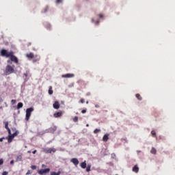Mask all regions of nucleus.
<instances>
[{"label":"nucleus","mask_w":175,"mask_h":175,"mask_svg":"<svg viewBox=\"0 0 175 175\" xmlns=\"http://www.w3.org/2000/svg\"><path fill=\"white\" fill-rule=\"evenodd\" d=\"M38 174H40V175H43V174H46L47 173H50V168L38 170Z\"/></svg>","instance_id":"4"},{"label":"nucleus","mask_w":175,"mask_h":175,"mask_svg":"<svg viewBox=\"0 0 175 175\" xmlns=\"http://www.w3.org/2000/svg\"><path fill=\"white\" fill-rule=\"evenodd\" d=\"M53 88L50 87L49 90V95H53V91L51 90Z\"/></svg>","instance_id":"21"},{"label":"nucleus","mask_w":175,"mask_h":175,"mask_svg":"<svg viewBox=\"0 0 175 175\" xmlns=\"http://www.w3.org/2000/svg\"><path fill=\"white\" fill-rule=\"evenodd\" d=\"M12 103H16V100H12Z\"/></svg>","instance_id":"37"},{"label":"nucleus","mask_w":175,"mask_h":175,"mask_svg":"<svg viewBox=\"0 0 175 175\" xmlns=\"http://www.w3.org/2000/svg\"><path fill=\"white\" fill-rule=\"evenodd\" d=\"M27 152L31 153V151H28Z\"/></svg>","instance_id":"44"},{"label":"nucleus","mask_w":175,"mask_h":175,"mask_svg":"<svg viewBox=\"0 0 175 175\" xmlns=\"http://www.w3.org/2000/svg\"><path fill=\"white\" fill-rule=\"evenodd\" d=\"M61 174V171H59L58 172H51V175H59Z\"/></svg>","instance_id":"16"},{"label":"nucleus","mask_w":175,"mask_h":175,"mask_svg":"<svg viewBox=\"0 0 175 175\" xmlns=\"http://www.w3.org/2000/svg\"><path fill=\"white\" fill-rule=\"evenodd\" d=\"M9 124L8 123V122H5V129H9V126H8Z\"/></svg>","instance_id":"22"},{"label":"nucleus","mask_w":175,"mask_h":175,"mask_svg":"<svg viewBox=\"0 0 175 175\" xmlns=\"http://www.w3.org/2000/svg\"><path fill=\"white\" fill-rule=\"evenodd\" d=\"M70 162H72V163H73L75 166H77V165H79V159H77V158H73L70 160Z\"/></svg>","instance_id":"7"},{"label":"nucleus","mask_w":175,"mask_h":175,"mask_svg":"<svg viewBox=\"0 0 175 175\" xmlns=\"http://www.w3.org/2000/svg\"><path fill=\"white\" fill-rule=\"evenodd\" d=\"M78 120H79V118L77 116H75L74 118L75 122H77Z\"/></svg>","instance_id":"25"},{"label":"nucleus","mask_w":175,"mask_h":175,"mask_svg":"<svg viewBox=\"0 0 175 175\" xmlns=\"http://www.w3.org/2000/svg\"><path fill=\"white\" fill-rule=\"evenodd\" d=\"M81 167H82V169H85V167H87V163H85V161L81 163Z\"/></svg>","instance_id":"12"},{"label":"nucleus","mask_w":175,"mask_h":175,"mask_svg":"<svg viewBox=\"0 0 175 175\" xmlns=\"http://www.w3.org/2000/svg\"><path fill=\"white\" fill-rule=\"evenodd\" d=\"M18 161L23 162V154H18L16 157V162H18Z\"/></svg>","instance_id":"9"},{"label":"nucleus","mask_w":175,"mask_h":175,"mask_svg":"<svg viewBox=\"0 0 175 175\" xmlns=\"http://www.w3.org/2000/svg\"><path fill=\"white\" fill-rule=\"evenodd\" d=\"M54 109H59V103L58 101H55L53 104Z\"/></svg>","instance_id":"10"},{"label":"nucleus","mask_w":175,"mask_h":175,"mask_svg":"<svg viewBox=\"0 0 175 175\" xmlns=\"http://www.w3.org/2000/svg\"><path fill=\"white\" fill-rule=\"evenodd\" d=\"M3 159H0V165H3Z\"/></svg>","instance_id":"27"},{"label":"nucleus","mask_w":175,"mask_h":175,"mask_svg":"<svg viewBox=\"0 0 175 175\" xmlns=\"http://www.w3.org/2000/svg\"><path fill=\"white\" fill-rule=\"evenodd\" d=\"M12 52H8L6 50L3 49L1 51V55L3 57H6L7 58H9V57H10V55H12Z\"/></svg>","instance_id":"1"},{"label":"nucleus","mask_w":175,"mask_h":175,"mask_svg":"<svg viewBox=\"0 0 175 175\" xmlns=\"http://www.w3.org/2000/svg\"><path fill=\"white\" fill-rule=\"evenodd\" d=\"M5 137L0 138V142H3Z\"/></svg>","instance_id":"34"},{"label":"nucleus","mask_w":175,"mask_h":175,"mask_svg":"<svg viewBox=\"0 0 175 175\" xmlns=\"http://www.w3.org/2000/svg\"><path fill=\"white\" fill-rule=\"evenodd\" d=\"M33 111V107L28 108L26 109V120L28 121L31 117V113Z\"/></svg>","instance_id":"3"},{"label":"nucleus","mask_w":175,"mask_h":175,"mask_svg":"<svg viewBox=\"0 0 175 175\" xmlns=\"http://www.w3.org/2000/svg\"><path fill=\"white\" fill-rule=\"evenodd\" d=\"M8 131L9 135H12V131H10V129H7Z\"/></svg>","instance_id":"28"},{"label":"nucleus","mask_w":175,"mask_h":175,"mask_svg":"<svg viewBox=\"0 0 175 175\" xmlns=\"http://www.w3.org/2000/svg\"><path fill=\"white\" fill-rule=\"evenodd\" d=\"M152 135H155V131H152Z\"/></svg>","instance_id":"40"},{"label":"nucleus","mask_w":175,"mask_h":175,"mask_svg":"<svg viewBox=\"0 0 175 175\" xmlns=\"http://www.w3.org/2000/svg\"><path fill=\"white\" fill-rule=\"evenodd\" d=\"M3 175H8V172L4 171V172H3Z\"/></svg>","instance_id":"30"},{"label":"nucleus","mask_w":175,"mask_h":175,"mask_svg":"<svg viewBox=\"0 0 175 175\" xmlns=\"http://www.w3.org/2000/svg\"><path fill=\"white\" fill-rule=\"evenodd\" d=\"M139 96H140V94H136V98H137V99H139V100H140V98H139Z\"/></svg>","instance_id":"32"},{"label":"nucleus","mask_w":175,"mask_h":175,"mask_svg":"<svg viewBox=\"0 0 175 175\" xmlns=\"http://www.w3.org/2000/svg\"><path fill=\"white\" fill-rule=\"evenodd\" d=\"M111 158H116V154L114 153L111 154Z\"/></svg>","instance_id":"29"},{"label":"nucleus","mask_w":175,"mask_h":175,"mask_svg":"<svg viewBox=\"0 0 175 175\" xmlns=\"http://www.w3.org/2000/svg\"><path fill=\"white\" fill-rule=\"evenodd\" d=\"M46 167V165H44V164L42 165V167Z\"/></svg>","instance_id":"39"},{"label":"nucleus","mask_w":175,"mask_h":175,"mask_svg":"<svg viewBox=\"0 0 175 175\" xmlns=\"http://www.w3.org/2000/svg\"><path fill=\"white\" fill-rule=\"evenodd\" d=\"M61 116H62V113H61V112H57V113L53 114V117H55V118L61 117Z\"/></svg>","instance_id":"11"},{"label":"nucleus","mask_w":175,"mask_h":175,"mask_svg":"<svg viewBox=\"0 0 175 175\" xmlns=\"http://www.w3.org/2000/svg\"><path fill=\"white\" fill-rule=\"evenodd\" d=\"M61 2H62V0H57V3H61Z\"/></svg>","instance_id":"31"},{"label":"nucleus","mask_w":175,"mask_h":175,"mask_svg":"<svg viewBox=\"0 0 175 175\" xmlns=\"http://www.w3.org/2000/svg\"><path fill=\"white\" fill-rule=\"evenodd\" d=\"M86 126H90V124H86Z\"/></svg>","instance_id":"43"},{"label":"nucleus","mask_w":175,"mask_h":175,"mask_svg":"<svg viewBox=\"0 0 175 175\" xmlns=\"http://www.w3.org/2000/svg\"><path fill=\"white\" fill-rule=\"evenodd\" d=\"M103 142H107L109 140V135L106 134L103 136Z\"/></svg>","instance_id":"13"},{"label":"nucleus","mask_w":175,"mask_h":175,"mask_svg":"<svg viewBox=\"0 0 175 175\" xmlns=\"http://www.w3.org/2000/svg\"><path fill=\"white\" fill-rule=\"evenodd\" d=\"M23 103H18V105H17V109L18 110V109H21V107H23Z\"/></svg>","instance_id":"17"},{"label":"nucleus","mask_w":175,"mask_h":175,"mask_svg":"<svg viewBox=\"0 0 175 175\" xmlns=\"http://www.w3.org/2000/svg\"><path fill=\"white\" fill-rule=\"evenodd\" d=\"M84 102H85L84 99L82 98V99L81 100V103H84Z\"/></svg>","instance_id":"35"},{"label":"nucleus","mask_w":175,"mask_h":175,"mask_svg":"<svg viewBox=\"0 0 175 175\" xmlns=\"http://www.w3.org/2000/svg\"><path fill=\"white\" fill-rule=\"evenodd\" d=\"M32 174V171L31 170H28L27 172L26 173L27 175H29V174Z\"/></svg>","instance_id":"26"},{"label":"nucleus","mask_w":175,"mask_h":175,"mask_svg":"<svg viewBox=\"0 0 175 175\" xmlns=\"http://www.w3.org/2000/svg\"><path fill=\"white\" fill-rule=\"evenodd\" d=\"M31 167L32 170H36V165H31Z\"/></svg>","instance_id":"24"},{"label":"nucleus","mask_w":175,"mask_h":175,"mask_svg":"<svg viewBox=\"0 0 175 175\" xmlns=\"http://www.w3.org/2000/svg\"><path fill=\"white\" fill-rule=\"evenodd\" d=\"M96 107H99V105H96Z\"/></svg>","instance_id":"42"},{"label":"nucleus","mask_w":175,"mask_h":175,"mask_svg":"<svg viewBox=\"0 0 175 175\" xmlns=\"http://www.w3.org/2000/svg\"><path fill=\"white\" fill-rule=\"evenodd\" d=\"M32 152H33V154H36V150H34Z\"/></svg>","instance_id":"41"},{"label":"nucleus","mask_w":175,"mask_h":175,"mask_svg":"<svg viewBox=\"0 0 175 175\" xmlns=\"http://www.w3.org/2000/svg\"><path fill=\"white\" fill-rule=\"evenodd\" d=\"M10 163H11V165H13V164L14 163V161L12 160V161H10Z\"/></svg>","instance_id":"36"},{"label":"nucleus","mask_w":175,"mask_h":175,"mask_svg":"<svg viewBox=\"0 0 175 175\" xmlns=\"http://www.w3.org/2000/svg\"><path fill=\"white\" fill-rule=\"evenodd\" d=\"M133 172L137 173L139 172V167H137V165H135L133 168Z\"/></svg>","instance_id":"14"},{"label":"nucleus","mask_w":175,"mask_h":175,"mask_svg":"<svg viewBox=\"0 0 175 175\" xmlns=\"http://www.w3.org/2000/svg\"><path fill=\"white\" fill-rule=\"evenodd\" d=\"M151 154H157V150L155 148H152L150 150Z\"/></svg>","instance_id":"18"},{"label":"nucleus","mask_w":175,"mask_h":175,"mask_svg":"<svg viewBox=\"0 0 175 175\" xmlns=\"http://www.w3.org/2000/svg\"><path fill=\"white\" fill-rule=\"evenodd\" d=\"M86 103L88 104V101H87Z\"/></svg>","instance_id":"45"},{"label":"nucleus","mask_w":175,"mask_h":175,"mask_svg":"<svg viewBox=\"0 0 175 175\" xmlns=\"http://www.w3.org/2000/svg\"><path fill=\"white\" fill-rule=\"evenodd\" d=\"M13 72H14V68L10 65H8L5 69L6 75H11V73H13Z\"/></svg>","instance_id":"2"},{"label":"nucleus","mask_w":175,"mask_h":175,"mask_svg":"<svg viewBox=\"0 0 175 175\" xmlns=\"http://www.w3.org/2000/svg\"><path fill=\"white\" fill-rule=\"evenodd\" d=\"M103 17V15L102 14H100V18H102Z\"/></svg>","instance_id":"38"},{"label":"nucleus","mask_w":175,"mask_h":175,"mask_svg":"<svg viewBox=\"0 0 175 175\" xmlns=\"http://www.w3.org/2000/svg\"><path fill=\"white\" fill-rule=\"evenodd\" d=\"M17 134H18V133H17V131H16L13 134L9 135L8 138V143H12V141L13 140V139H14L15 136H17Z\"/></svg>","instance_id":"5"},{"label":"nucleus","mask_w":175,"mask_h":175,"mask_svg":"<svg viewBox=\"0 0 175 175\" xmlns=\"http://www.w3.org/2000/svg\"><path fill=\"white\" fill-rule=\"evenodd\" d=\"M82 113L84 114V113H87V111L85 109L82 110Z\"/></svg>","instance_id":"33"},{"label":"nucleus","mask_w":175,"mask_h":175,"mask_svg":"<svg viewBox=\"0 0 175 175\" xmlns=\"http://www.w3.org/2000/svg\"><path fill=\"white\" fill-rule=\"evenodd\" d=\"M10 60L13 61L14 62H16V64H17V62H18V60L17 59V57L14 55H13V52L12 55H10Z\"/></svg>","instance_id":"8"},{"label":"nucleus","mask_w":175,"mask_h":175,"mask_svg":"<svg viewBox=\"0 0 175 175\" xmlns=\"http://www.w3.org/2000/svg\"><path fill=\"white\" fill-rule=\"evenodd\" d=\"M73 74H66V75H62V77H66V78H69V77H73Z\"/></svg>","instance_id":"15"},{"label":"nucleus","mask_w":175,"mask_h":175,"mask_svg":"<svg viewBox=\"0 0 175 175\" xmlns=\"http://www.w3.org/2000/svg\"><path fill=\"white\" fill-rule=\"evenodd\" d=\"M86 172H91V165H88L86 168Z\"/></svg>","instance_id":"20"},{"label":"nucleus","mask_w":175,"mask_h":175,"mask_svg":"<svg viewBox=\"0 0 175 175\" xmlns=\"http://www.w3.org/2000/svg\"><path fill=\"white\" fill-rule=\"evenodd\" d=\"M94 132V133H98V132H100V129H96Z\"/></svg>","instance_id":"23"},{"label":"nucleus","mask_w":175,"mask_h":175,"mask_svg":"<svg viewBox=\"0 0 175 175\" xmlns=\"http://www.w3.org/2000/svg\"><path fill=\"white\" fill-rule=\"evenodd\" d=\"M44 152L46 154H51V152H55L57 150L55 148L44 149Z\"/></svg>","instance_id":"6"},{"label":"nucleus","mask_w":175,"mask_h":175,"mask_svg":"<svg viewBox=\"0 0 175 175\" xmlns=\"http://www.w3.org/2000/svg\"><path fill=\"white\" fill-rule=\"evenodd\" d=\"M27 58H33V54L29 53L27 55Z\"/></svg>","instance_id":"19"}]
</instances>
